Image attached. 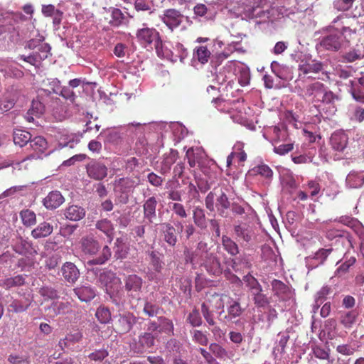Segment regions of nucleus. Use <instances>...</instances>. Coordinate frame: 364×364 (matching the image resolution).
Here are the masks:
<instances>
[{"label": "nucleus", "mask_w": 364, "mask_h": 364, "mask_svg": "<svg viewBox=\"0 0 364 364\" xmlns=\"http://www.w3.org/2000/svg\"><path fill=\"white\" fill-rule=\"evenodd\" d=\"M186 263L193 269L198 266L205 268L210 275L219 276L223 272L222 264L216 252H211L205 242L200 241L195 250L186 248L183 252Z\"/></svg>", "instance_id": "nucleus-1"}, {"label": "nucleus", "mask_w": 364, "mask_h": 364, "mask_svg": "<svg viewBox=\"0 0 364 364\" xmlns=\"http://www.w3.org/2000/svg\"><path fill=\"white\" fill-rule=\"evenodd\" d=\"M299 95L316 105L322 103L333 105L338 97L333 92L327 90L325 85L318 81L304 85L300 88Z\"/></svg>", "instance_id": "nucleus-2"}, {"label": "nucleus", "mask_w": 364, "mask_h": 364, "mask_svg": "<svg viewBox=\"0 0 364 364\" xmlns=\"http://www.w3.org/2000/svg\"><path fill=\"white\" fill-rule=\"evenodd\" d=\"M136 38L139 43L145 47H150L152 49L154 43L156 52L159 56L162 53V41L158 31L154 28L144 27L139 29L136 32Z\"/></svg>", "instance_id": "nucleus-3"}, {"label": "nucleus", "mask_w": 364, "mask_h": 364, "mask_svg": "<svg viewBox=\"0 0 364 364\" xmlns=\"http://www.w3.org/2000/svg\"><path fill=\"white\" fill-rule=\"evenodd\" d=\"M99 281L112 299L117 296L121 286V280L114 272L107 271L101 273Z\"/></svg>", "instance_id": "nucleus-4"}, {"label": "nucleus", "mask_w": 364, "mask_h": 364, "mask_svg": "<svg viewBox=\"0 0 364 364\" xmlns=\"http://www.w3.org/2000/svg\"><path fill=\"white\" fill-rule=\"evenodd\" d=\"M162 22L171 31L178 28L184 21L185 16L176 9H167L161 16Z\"/></svg>", "instance_id": "nucleus-5"}, {"label": "nucleus", "mask_w": 364, "mask_h": 364, "mask_svg": "<svg viewBox=\"0 0 364 364\" xmlns=\"http://www.w3.org/2000/svg\"><path fill=\"white\" fill-rule=\"evenodd\" d=\"M107 167L98 161H92L86 166L87 176L95 181H102L107 177Z\"/></svg>", "instance_id": "nucleus-6"}, {"label": "nucleus", "mask_w": 364, "mask_h": 364, "mask_svg": "<svg viewBox=\"0 0 364 364\" xmlns=\"http://www.w3.org/2000/svg\"><path fill=\"white\" fill-rule=\"evenodd\" d=\"M54 136L61 147L68 146L73 149L80 141L78 134L69 132L66 129L58 130Z\"/></svg>", "instance_id": "nucleus-7"}, {"label": "nucleus", "mask_w": 364, "mask_h": 364, "mask_svg": "<svg viewBox=\"0 0 364 364\" xmlns=\"http://www.w3.org/2000/svg\"><path fill=\"white\" fill-rule=\"evenodd\" d=\"M342 38L343 34L339 32L330 33L322 38L320 46L327 50L338 51L341 47Z\"/></svg>", "instance_id": "nucleus-8"}, {"label": "nucleus", "mask_w": 364, "mask_h": 364, "mask_svg": "<svg viewBox=\"0 0 364 364\" xmlns=\"http://www.w3.org/2000/svg\"><path fill=\"white\" fill-rule=\"evenodd\" d=\"M124 283L125 289L129 295L134 299H139L142 287L141 278L136 274H131L125 279Z\"/></svg>", "instance_id": "nucleus-9"}, {"label": "nucleus", "mask_w": 364, "mask_h": 364, "mask_svg": "<svg viewBox=\"0 0 364 364\" xmlns=\"http://www.w3.org/2000/svg\"><path fill=\"white\" fill-rule=\"evenodd\" d=\"M160 226L164 241L170 247H175L178 242V232L175 227L167 222L161 223Z\"/></svg>", "instance_id": "nucleus-10"}, {"label": "nucleus", "mask_w": 364, "mask_h": 364, "mask_svg": "<svg viewBox=\"0 0 364 364\" xmlns=\"http://www.w3.org/2000/svg\"><path fill=\"white\" fill-rule=\"evenodd\" d=\"M348 136L342 130L334 132L330 138V144L332 149L337 151H343L347 146Z\"/></svg>", "instance_id": "nucleus-11"}, {"label": "nucleus", "mask_w": 364, "mask_h": 364, "mask_svg": "<svg viewBox=\"0 0 364 364\" xmlns=\"http://www.w3.org/2000/svg\"><path fill=\"white\" fill-rule=\"evenodd\" d=\"M252 259L247 254L243 253L239 256H235L231 259V267L236 272H242L252 267Z\"/></svg>", "instance_id": "nucleus-12"}, {"label": "nucleus", "mask_w": 364, "mask_h": 364, "mask_svg": "<svg viewBox=\"0 0 364 364\" xmlns=\"http://www.w3.org/2000/svg\"><path fill=\"white\" fill-rule=\"evenodd\" d=\"M323 63L316 60H302L299 64V71L303 75L318 73L323 70Z\"/></svg>", "instance_id": "nucleus-13"}, {"label": "nucleus", "mask_w": 364, "mask_h": 364, "mask_svg": "<svg viewBox=\"0 0 364 364\" xmlns=\"http://www.w3.org/2000/svg\"><path fill=\"white\" fill-rule=\"evenodd\" d=\"M46 109V105L37 96L36 99L33 100L31 107L26 113L25 118L28 122H32L34 121V117H40L44 113Z\"/></svg>", "instance_id": "nucleus-14"}, {"label": "nucleus", "mask_w": 364, "mask_h": 364, "mask_svg": "<svg viewBox=\"0 0 364 364\" xmlns=\"http://www.w3.org/2000/svg\"><path fill=\"white\" fill-rule=\"evenodd\" d=\"M62 275L69 283H75L80 277L79 269L73 262H65L61 268Z\"/></svg>", "instance_id": "nucleus-15"}, {"label": "nucleus", "mask_w": 364, "mask_h": 364, "mask_svg": "<svg viewBox=\"0 0 364 364\" xmlns=\"http://www.w3.org/2000/svg\"><path fill=\"white\" fill-rule=\"evenodd\" d=\"M178 158V151L176 149H171L168 153L164 154L160 166L161 173H168L171 168V166L176 161Z\"/></svg>", "instance_id": "nucleus-16"}, {"label": "nucleus", "mask_w": 364, "mask_h": 364, "mask_svg": "<svg viewBox=\"0 0 364 364\" xmlns=\"http://www.w3.org/2000/svg\"><path fill=\"white\" fill-rule=\"evenodd\" d=\"M158 200L154 196H151L145 200L143 205L144 217L149 223H153V220L156 218V209Z\"/></svg>", "instance_id": "nucleus-17"}, {"label": "nucleus", "mask_w": 364, "mask_h": 364, "mask_svg": "<svg viewBox=\"0 0 364 364\" xmlns=\"http://www.w3.org/2000/svg\"><path fill=\"white\" fill-rule=\"evenodd\" d=\"M58 96V95L46 92L45 90H38V97L48 109L56 108L60 105V100Z\"/></svg>", "instance_id": "nucleus-18"}, {"label": "nucleus", "mask_w": 364, "mask_h": 364, "mask_svg": "<svg viewBox=\"0 0 364 364\" xmlns=\"http://www.w3.org/2000/svg\"><path fill=\"white\" fill-rule=\"evenodd\" d=\"M64 202V198L59 191H52L43 199V205L48 209H55Z\"/></svg>", "instance_id": "nucleus-19"}, {"label": "nucleus", "mask_w": 364, "mask_h": 364, "mask_svg": "<svg viewBox=\"0 0 364 364\" xmlns=\"http://www.w3.org/2000/svg\"><path fill=\"white\" fill-rule=\"evenodd\" d=\"M234 232L237 238L247 242L252 240L254 235L252 228L246 223L235 225Z\"/></svg>", "instance_id": "nucleus-20"}, {"label": "nucleus", "mask_w": 364, "mask_h": 364, "mask_svg": "<svg viewBox=\"0 0 364 364\" xmlns=\"http://www.w3.org/2000/svg\"><path fill=\"white\" fill-rule=\"evenodd\" d=\"M80 247L85 255H95L100 249L97 241L91 237H82L80 241Z\"/></svg>", "instance_id": "nucleus-21"}, {"label": "nucleus", "mask_w": 364, "mask_h": 364, "mask_svg": "<svg viewBox=\"0 0 364 364\" xmlns=\"http://www.w3.org/2000/svg\"><path fill=\"white\" fill-rule=\"evenodd\" d=\"M272 290L281 299L286 300L291 296V290L284 282L278 279L272 282Z\"/></svg>", "instance_id": "nucleus-22"}, {"label": "nucleus", "mask_w": 364, "mask_h": 364, "mask_svg": "<svg viewBox=\"0 0 364 364\" xmlns=\"http://www.w3.org/2000/svg\"><path fill=\"white\" fill-rule=\"evenodd\" d=\"M64 215L70 220L77 221L83 218L85 211L80 206L71 205L65 210Z\"/></svg>", "instance_id": "nucleus-23"}, {"label": "nucleus", "mask_w": 364, "mask_h": 364, "mask_svg": "<svg viewBox=\"0 0 364 364\" xmlns=\"http://www.w3.org/2000/svg\"><path fill=\"white\" fill-rule=\"evenodd\" d=\"M221 244L224 250L230 256L235 257L239 254L240 250L238 245L230 237L223 235L221 238Z\"/></svg>", "instance_id": "nucleus-24"}, {"label": "nucleus", "mask_w": 364, "mask_h": 364, "mask_svg": "<svg viewBox=\"0 0 364 364\" xmlns=\"http://www.w3.org/2000/svg\"><path fill=\"white\" fill-rule=\"evenodd\" d=\"M53 230L52 225L47 222H43L32 230L31 235L34 238L46 237L50 235Z\"/></svg>", "instance_id": "nucleus-25"}, {"label": "nucleus", "mask_w": 364, "mask_h": 364, "mask_svg": "<svg viewBox=\"0 0 364 364\" xmlns=\"http://www.w3.org/2000/svg\"><path fill=\"white\" fill-rule=\"evenodd\" d=\"M75 294L82 301L87 302L95 296V291L88 286H82L74 289Z\"/></svg>", "instance_id": "nucleus-26"}, {"label": "nucleus", "mask_w": 364, "mask_h": 364, "mask_svg": "<svg viewBox=\"0 0 364 364\" xmlns=\"http://www.w3.org/2000/svg\"><path fill=\"white\" fill-rule=\"evenodd\" d=\"M193 219L194 224L201 230L207 228V220L205 210L200 207H196L193 210Z\"/></svg>", "instance_id": "nucleus-27"}, {"label": "nucleus", "mask_w": 364, "mask_h": 364, "mask_svg": "<svg viewBox=\"0 0 364 364\" xmlns=\"http://www.w3.org/2000/svg\"><path fill=\"white\" fill-rule=\"evenodd\" d=\"M210 55L211 52L205 46H197L193 50V57L201 64L207 63Z\"/></svg>", "instance_id": "nucleus-28"}, {"label": "nucleus", "mask_w": 364, "mask_h": 364, "mask_svg": "<svg viewBox=\"0 0 364 364\" xmlns=\"http://www.w3.org/2000/svg\"><path fill=\"white\" fill-rule=\"evenodd\" d=\"M16 100V93H9L4 95L0 100V112L3 113L11 109L14 107Z\"/></svg>", "instance_id": "nucleus-29"}, {"label": "nucleus", "mask_w": 364, "mask_h": 364, "mask_svg": "<svg viewBox=\"0 0 364 364\" xmlns=\"http://www.w3.org/2000/svg\"><path fill=\"white\" fill-rule=\"evenodd\" d=\"M31 139V134L25 130L16 129L14 132L13 140L15 144L20 146L21 147L30 143Z\"/></svg>", "instance_id": "nucleus-30"}, {"label": "nucleus", "mask_w": 364, "mask_h": 364, "mask_svg": "<svg viewBox=\"0 0 364 364\" xmlns=\"http://www.w3.org/2000/svg\"><path fill=\"white\" fill-rule=\"evenodd\" d=\"M44 87L38 90H45L46 92H52L53 94L58 95L61 90V83L57 78H48L43 82Z\"/></svg>", "instance_id": "nucleus-31"}, {"label": "nucleus", "mask_w": 364, "mask_h": 364, "mask_svg": "<svg viewBox=\"0 0 364 364\" xmlns=\"http://www.w3.org/2000/svg\"><path fill=\"white\" fill-rule=\"evenodd\" d=\"M135 186V181L128 177L120 178L114 182V188L121 193H127Z\"/></svg>", "instance_id": "nucleus-32"}, {"label": "nucleus", "mask_w": 364, "mask_h": 364, "mask_svg": "<svg viewBox=\"0 0 364 364\" xmlns=\"http://www.w3.org/2000/svg\"><path fill=\"white\" fill-rule=\"evenodd\" d=\"M316 154V149H311L307 153L299 155H291V158L295 164L312 163Z\"/></svg>", "instance_id": "nucleus-33"}, {"label": "nucleus", "mask_w": 364, "mask_h": 364, "mask_svg": "<svg viewBox=\"0 0 364 364\" xmlns=\"http://www.w3.org/2000/svg\"><path fill=\"white\" fill-rule=\"evenodd\" d=\"M31 148L37 154H43L48 148V143L43 136H36L30 141Z\"/></svg>", "instance_id": "nucleus-34"}, {"label": "nucleus", "mask_w": 364, "mask_h": 364, "mask_svg": "<svg viewBox=\"0 0 364 364\" xmlns=\"http://www.w3.org/2000/svg\"><path fill=\"white\" fill-rule=\"evenodd\" d=\"M96 228L100 231L103 232L109 240L111 242L114 235V228L110 220L104 219L100 220L96 224Z\"/></svg>", "instance_id": "nucleus-35"}, {"label": "nucleus", "mask_w": 364, "mask_h": 364, "mask_svg": "<svg viewBox=\"0 0 364 364\" xmlns=\"http://www.w3.org/2000/svg\"><path fill=\"white\" fill-rule=\"evenodd\" d=\"M322 227L325 231L326 238L330 240L337 237H343L344 236L343 230L337 228H331L329 226L328 221H324L322 224Z\"/></svg>", "instance_id": "nucleus-36"}, {"label": "nucleus", "mask_w": 364, "mask_h": 364, "mask_svg": "<svg viewBox=\"0 0 364 364\" xmlns=\"http://www.w3.org/2000/svg\"><path fill=\"white\" fill-rule=\"evenodd\" d=\"M20 217L23 224L26 227H31L36 223V213L30 209H23L20 212Z\"/></svg>", "instance_id": "nucleus-37"}, {"label": "nucleus", "mask_w": 364, "mask_h": 364, "mask_svg": "<svg viewBox=\"0 0 364 364\" xmlns=\"http://www.w3.org/2000/svg\"><path fill=\"white\" fill-rule=\"evenodd\" d=\"M355 261L356 259L354 257H350L336 269L334 276L337 277H342L345 276L348 272L350 267L355 263Z\"/></svg>", "instance_id": "nucleus-38"}, {"label": "nucleus", "mask_w": 364, "mask_h": 364, "mask_svg": "<svg viewBox=\"0 0 364 364\" xmlns=\"http://www.w3.org/2000/svg\"><path fill=\"white\" fill-rule=\"evenodd\" d=\"M139 343L141 347L139 351L144 352L154 345V337L151 333H146L139 337Z\"/></svg>", "instance_id": "nucleus-39"}, {"label": "nucleus", "mask_w": 364, "mask_h": 364, "mask_svg": "<svg viewBox=\"0 0 364 364\" xmlns=\"http://www.w3.org/2000/svg\"><path fill=\"white\" fill-rule=\"evenodd\" d=\"M38 293L43 298V301L53 300L58 297L57 291L50 287H42Z\"/></svg>", "instance_id": "nucleus-40"}, {"label": "nucleus", "mask_w": 364, "mask_h": 364, "mask_svg": "<svg viewBox=\"0 0 364 364\" xmlns=\"http://www.w3.org/2000/svg\"><path fill=\"white\" fill-rule=\"evenodd\" d=\"M303 188H305V191H308L310 193L309 196L311 199L317 196L321 191V185L316 180L309 181L306 185L303 186Z\"/></svg>", "instance_id": "nucleus-41"}, {"label": "nucleus", "mask_w": 364, "mask_h": 364, "mask_svg": "<svg viewBox=\"0 0 364 364\" xmlns=\"http://www.w3.org/2000/svg\"><path fill=\"white\" fill-rule=\"evenodd\" d=\"M31 247L28 242L23 240L21 237H18L16 242L13 245V250L18 254L24 255Z\"/></svg>", "instance_id": "nucleus-42"}, {"label": "nucleus", "mask_w": 364, "mask_h": 364, "mask_svg": "<svg viewBox=\"0 0 364 364\" xmlns=\"http://www.w3.org/2000/svg\"><path fill=\"white\" fill-rule=\"evenodd\" d=\"M25 283V279L22 275H17L14 277H9L4 281V286L6 289H10L15 287H20Z\"/></svg>", "instance_id": "nucleus-43"}, {"label": "nucleus", "mask_w": 364, "mask_h": 364, "mask_svg": "<svg viewBox=\"0 0 364 364\" xmlns=\"http://www.w3.org/2000/svg\"><path fill=\"white\" fill-rule=\"evenodd\" d=\"M111 16L112 19L110 20V23L113 26H119L122 25L126 18L122 11L119 9H113L112 10Z\"/></svg>", "instance_id": "nucleus-44"}, {"label": "nucleus", "mask_w": 364, "mask_h": 364, "mask_svg": "<svg viewBox=\"0 0 364 364\" xmlns=\"http://www.w3.org/2000/svg\"><path fill=\"white\" fill-rule=\"evenodd\" d=\"M334 221L342 223L350 228H355L360 225L359 221L357 219L348 215L341 216L338 218H336Z\"/></svg>", "instance_id": "nucleus-45"}, {"label": "nucleus", "mask_w": 364, "mask_h": 364, "mask_svg": "<svg viewBox=\"0 0 364 364\" xmlns=\"http://www.w3.org/2000/svg\"><path fill=\"white\" fill-rule=\"evenodd\" d=\"M16 21L12 18L6 23L0 25V36L15 32L16 30Z\"/></svg>", "instance_id": "nucleus-46"}, {"label": "nucleus", "mask_w": 364, "mask_h": 364, "mask_svg": "<svg viewBox=\"0 0 364 364\" xmlns=\"http://www.w3.org/2000/svg\"><path fill=\"white\" fill-rule=\"evenodd\" d=\"M346 180L354 188L360 186L364 182V178L362 176L352 172L348 175Z\"/></svg>", "instance_id": "nucleus-47"}, {"label": "nucleus", "mask_w": 364, "mask_h": 364, "mask_svg": "<svg viewBox=\"0 0 364 364\" xmlns=\"http://www.w3.org/2000/svg\"><path fill=\"white\" fill-rule=\"evenodd\" d=\"M332 292V289L331 287L326 285L323 286L316 294L315 300L318 304V302L322 303L324 299Z\"/></svg>", "instance_id": "nucleus-48"}, {"label": "nucleus", "mask_w": 364, "mask_h": 364, "mask_svg": "<svg viewBox=\"0 0 364 364\" xmlns=\"http://www.w3.org/2000/svg\"><path fill=\"white\" fill-rule=\"evenodd\" d=\"M111 257V250L108 246H105L102 251L100 257L92 260V263L97 264H102L107 262Z\"/></svg>", "instance_id": "nucleus-49"}, {"label": "nucleus", "mask_w": 364, "mask_h": 364, "mask_svg": "<svg viewBox=\"0 0 364 364\" xmlns=\"http://www.w3.org/2000/svg\"><path fill=\"white\" fill-rule=\"evenodd\" d=\"M254 171L266 178H270L273 175L272 170L265 164L257 166L255 168Z\"/></svg>", "instance_id": "nucleus-50"}, {"label": "nucleus", "mask_w": 364, "mask_h": 364, "mask_svg": "<svg viewBox=\"0 0 364 364\" xmlns=\"http://www.w3.org/2000/svg\"><path fill=\"white\" fill-rule=\"evenodd\" d=\"M294 149V144L289 143L286 144H280L274 147V152L279 155H285Z\"/></svg>", "instance_id": "nucleus-51"}, {"label": "nucleus", "mask_w": 364, "mask_h": 364, "mask_svg": "<svg viewBox=\"0 0 364 364\" xmlns=\"http://www.w3.org/2000/svg\"><path fill=\"white\" fill-rule=\"evenodd\" d=\"M198 154L195 153L193 148H190L187 150L186 156L188 159V163L191 168L196 166V164L199 161Z\"/></svg>", "instance_id": "nucleus-52"}, {"label": "nucleus", "mask_w": 364, "mask_h": 364, "mask_svg": "<svg viewBox=\"0 0 364 364\" xmlns=\"http://www.w3.org/2000/svg\"><path fill=\"white\" fill-rule=\"evenodd\" d=\"M107 141L114 145H119L122 141V135L117 131H110L107 136Z\"/></svg>", "instance_id": "nucleus-53"}, {"label": "nucleus", "mask_w": 364, "mask_h": 364, "mask_svg": "<svg viewBox=\"0 0 364 364\" xmlns=\"http://www.w3.org/2000/svg\"><path fill=\"white\" fill-rule=\"evenodd\" d=\"M171 209L177 216L181 218H186L188 216L185 207L181 203H173L171 205Z\"/></svg>", "instance_id": "nucleus-54"}, {"label": "nucleus", "mask_w": 364, "mask_h": 364, "mask_svg": "<svg viewBox=\"0 0 364 364\" xmlns=\"http://www.w3.org/2000/svg\"><path fill=\"white\" fill-rule=\"evenodd\" d=\"M354 0H337L335 2V7L341 11L349 10L352 6Z\"/></svg>", "instance_id": "nucleus-55"}, {"label": "nucleus", "mask_w": 364, "mask_h": 364, "mask_svg": "<svg viewBox=\"0 0 364 364\" xmlns=\"http://www.w3.org/2000/svg\"><path fill=\"white\" fill-rule=\"evenodd\" d=\"M8 361L11 364H30L28 357L19 355H10L8 358Z\"/></svg>", "instance_id": "nucleus-56"}, {"label": "nucleus", "mask_w": 364, "mask_h": 364, "mask_svg": "<svg viewBox=\"0 0 364 364\" xmlns=\"http://www.w3.org/2000/svg\"><path fill=\"white\" fill-rule=\"evenodd\" d=\"M58 96H62L66 100H70L73 102L75 101V95L74 92L70 88L66 87H61V90H60Z\"/></svg>", "instance_id": "nucleus-57"}, {"label": "nucleus", "mask_w": 364, "mask_h": 364, "mask_svg": "<svg viewBox=\"0 0 364 364\" xmlns=\"http://www.w3.org/2000/svg\"><path fill=\"white\" fill-rule=\"evenodd\" d=\"M108 355V353L106 350H98L90 353L88 357L90 360L95 361H102Z\"/></svg>", "instance_id": "nucleus-58"}, {"label": "nucleus", "mask_w": 364, "mask_h": 364, "mask_svg": "<svg viewBox=\"0 0 364 364\" xmlns=\"http://www.w3.org/2000/svg\"><path fill=\"white\" fill-rule=\"evenodd\" d=\"M313 353L317 358L322 360H327L329 358V353L320 346H315L313 348Z\"/></svg>", "instance_id": "nucleus-59"}, {"label": "nucleus", "mask_w": 364, "mask_h": 364, "mask_svg": "<svg viewBox=\"0 0 364 364\" xmlns=\"http://www.w3.org/2000/svg\"><path fill=\"white\" fill-rule=\"evenodd\" d=\"M332 251H333L332 248H329V249L321 248L316 252L314 258L317 260H319L321 262H323L326 260V259L331 253Z\"/></svg>", "instance_id": "nucleus-60"}, {"label": "nucleus", "mask_w": 364, "mask_h": 364, "mask_svg": "<svg viewBox=\"0 0 364 364\" xmlns=\"http://www.w3.org/2000/svg\"><path fill=\"white\" fill-rule=\"evenodd\" d=\"M144 311L146 316L154 317L158 316L159 309L155 305L147 303L144 306Z\"/></svg>", "instance_id": "nucleus-61"}, {"label": "nucleus", "mask_w": 364, "mask_h": 364, "mask_svg": "<svg viewBox=\"0 0 364 364\" xmlns=\"http://www.w3.org/2000/svg\"><path fill=\"white\" fill-rule=\"evenodd\" d=\"M352 119L362 123L364 121V108L360 106L355 107Z\"/></svg>", "instance_id": "nucleus-62"}, {"label": "nucleus", "mask_w": 364, "mask_h": 364, "mask_svg": "<svg viewBox=\"0 0 364 364\" xmlns=\"http://www.w3.org/2000/svg\"><path fill=\"white\" fill-rule=\"evenodd\" d=\"M336 350L342 355H351L355 353V349L349 345L343 344L338 346Z\"/></svg>", "instance_id": "nucleus-63"}, {"label": "nucleus", "mask_w": 364, "mask_h": 364, "mask_svg": "<svg viewBox=\"0 0 364 364\" xmlns=\"http://www.w3.org/2000/svg\"><path fill=\"white\" fill-rule=\"evenodd\" d=\"M147 178L149 182L156 187L161 186L164 181V179L161 176H158L154 172L149 173Z\"/></svg>", "instance_id": "nucleus-64"}]
</instances>
